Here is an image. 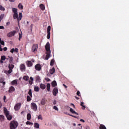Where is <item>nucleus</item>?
Instances as JSON below:
<instances>
[{"instance_id": "nucleus-1", "label": "nucleus", "mask_w": 129, "mask_h": 129, "mask_svg": "<svg viewBox=\"0 0 129 129\" xmlns=\"http://www.w3.org/2000/svg\"><path fill=\"white\" fill-rule=\"evenodd\" d=\"M13 18L15 20L17 19L18 24L20 23L21 20H22V18H23V14L22 13H19V15L18 13H14Z\"/></svg>"}, {"instance_id": "nucleus-2", "label": "nucleus", "mask_w": 129, "mask_h": 129, "mask_svg": "<svg viewBox=\"0 0 129 129\" xmlns=\"http://www.w3.org/2000/svg\"><path fill=\"white\" fill-rule=\"evenodd\" d=\"M19 125V123L16 121H12L10 123V129H16Z\"/></svg>"}, {"instance_id": "nucleus-3", "label": "nucleus", "mask_w": 129, "mask_h": 129, "mask_svg": "<svg viewBox=\"0 0 129 129\" xmlns=\"http://www.w3.org/2000/svg\"><path fill=\"white\" fill-rule=\"evenodd\" d=\"M31 108L33 109L34 111H37L38 109V107L37 106V104L34 102L31 103Z\"/></svg>"}, {"instance_id": "nucleus-4", "label": "nucleus", "mask_w": 129, "mask_h": 129, "mask_svg": "<svg viewBox=\"0 0 129 129\" xmlns=\"http://www.w3.org/2000/svg\"><path fill=\"white\" fill-rule=\"evenodd\" d=\"M16 33H17L16 30L11 31L10 32L7 33V36L8 37V38H12V37H14V36L16 35Z\"/></svg>"}, {"instance_id": "nucleus-5", "label": "nucleus", "mask_w": 129, "mask_h": 129, "mask_svg": "<svg viewBox=\"0 0 129 129\" xmlns=\"http://www.w3.org/2000/svg\"><path fill=\"white\" fill-rule=\"evenodd\" d=\"M31 51L33 53H36V51H38V44H34L33 45Z\"/></svg>"}, {"instance_id": "nucleus-6", "label": "nucleus", "mask_w": 129, "mask_h": 129, "mask_svg": "<svg viewBox=\"0 0 129 129\" xmlns=\"http://www.w3.org/2000/svg\"><path fill=\"white\" fill-rule=\"evenodd\" d=\"M51 31V26H48L47 29V39H50V37L51 36V32H50Z\"/></svg>"}, {"instance_id": "nucleus-7", "label": "nucleus", "mask_w": 129, "mask_h": 129, "mask_svg": "<svg viewBox=\"0 0 129 129\" xmlns=\"http://www.w3.org/2000/svg\"><path fill=\"white\" fill-rule=\"evenodd\" d=\"M22 105V103H18L16 104L14 107V109L16 111H18L21 108V106Z\"/></svg>"}, {"instance_id": "nucleus-8", "label": "nucleus", "mask_w": 129, "mask_h": 129, "mask_svg": "<svg viewBox=\"0 0 129 129\" xmlns=\"http://www.w3.org/2000/svg\"><path fill=\"white\" fill-rule=\"evenodd\" d=\"M15 90L16 89H15V87L13 86H11L9 87V89L8 92H9V93H13V92H14V91H15Z\"/></svg>"}, {"instance_id": "nucleus-9", "label": "nucleus", "mask_w": 129, "mask_h": 129, "mask_svg": "<svg viewBox=\"0 0 129 129\" xmlns=\"http://www.w3.org/2000/svg\"><path fill=\"white\" fill-rule=\"evenodd\" d=\"M45 49L46 52H51L50 50V43L48 42L45 45Z\"/></svg>"}, {"instance_id": "nucleus-10", "label": "nucleus", "mask_w": 129, "mask_h": 129, "mask_svg": "<svg viewBox=\"0 0 129 129\" xmlns=\"http://www.w3.org/2000/svg\"><path fill=\"white\" fill-rule=\"evenodd\" d=\"M35 69L37 70V71H41V69H42V67L41 64L38 63L35 65Z\"/></svg>"}, {"instance_id": "nucleus-11", "label": "nucleus", "mask_w": 129, "mask_h": 129, "mask_svg": "<svg viewBox=\"0 0 129 129\" xmlns=\"http://www.w3.org/2000/svg\"><path fill=\"white\" fill-rule=\"evenodd\" d=\"M52 93L54 95V96H56L57 94H58V88L57 87H55L53 91H52Z\"/></svg>"}, {"instance_id": "nucleus-12", "label": "nucleus", "mask_w": 129, "mask_h": 129, "mask_svg": "<svg viewBox=\"0 0 129 129\" xmlns=\"http://www.w3.org/2000/svg\"><path fill=\"white\" fill-rule=\"evenodd\" d=\"M4 113L6 116L10 114V111H9V110H8V109H7V108L6 107L4 108Z\"/></svg>"}, {"instance_id": "nucleus-13", "label": "nucleus", "mask_w": 129, "mask_h": 129, "mask_svg": "<svg viewBox=\"0 0 129 129\" xmlns=\"http://www.w3.org/2000/svg\"><path fill=\"white\" fill-rule=\"evenodd\" d=\"M46 102H47V100H46V98H43L40 100V104L41 105H45L46 104Z\"/></svg>"}, {"instance_id": "nucleus-14", "label": "nucleus", "mask_w": 129, "mask_h": 129, "mask_svg": "<svg viewBox=\"0 0 129 129\" xmlns=\"http://www.w3.org/2000/svg\"><path fill=\"white\" fill-rule=\"evenodd\" d=\"M20 68L22 72L26 71V66H25V64H21Z\"/></svg>"}, {"instance_id": "nucleus-15", "label": "nucleus", "mask_w": 129, "mask_h": 129, "mask_svg": "<svg viewBox=\"0 0 129 129\" xmlns=\"http://www.w3.org/2000/svg\"><path fill=\"white\" fill-rule=\"evenodd\" d=\"M46 54L45 60H48L49 58H50V54H51V51H47Z\"/></svg>"}, {"instance_id": "nucleus-16", "label": "nucleus", "mask_w": 129, "mask_h": 129, "mask_svg": "<svg viewBox=\"0 0 129 129\" xmlns=\"http://www.w3.org/2000/svg\"><path fill=\"white\" fill-rule=\"evenodd\" d=\"M35 80L36 82H41V78L38 76H37L35 78Z\"/></svg>"}, {"instance_id": "nucleus-17", "label": "nucleus", "mask_w": 129, "mask_h": 129, "mask_svg": "<svg viewBox=\"0 0 129 129\" xmlns=\"http://www.w3.org/2000/svg\"><path fill=\"white\" fill-rule=\"evenodd\" d=\"M27 66L28 67H32L33 66V62L31 60L27 61Z\"/></svg>"}, {"instance_id": "nucleus-18", "label": "nucleus", "mask_w": 129, "mask_h": 129, "mask_svg": "<svg viewBox=\"0 0 129 129\" xmlns=\"http://www.w3.org/2000/svg\"><path fill=\"white\" fill-rule=\"evenodd\" d=\"M70 112H71L72 113H74L75 114H77V115H78V114H79L78 113L76 112V111H75V110H74V109L72 108H71L70 109Z\"/></svg>"}, {"instance_id": "nucleus-19", "label": "nucleus", "mask_w": 129, "mask_h": 129, "mask_svg": "<svg viewBox=\"0 0 129 129\" xmlns=\"http://www.w3.org/2000/svg\"><path fill=\"white\" fill-rule=\"evenodd\" d=\"M11 85H18V81L17 80H13L11 82Z\"/></svg>"}, {"instance_id": "nucleus-20", "label": "nucleus", "mask_w": 129, "mask_h": 129, "mask_svg": "<svg viewBox=\"0 0 129 129\" xmlns=\"http://www.w3.org/2000/svg\"><path fill=\"white\" fill-rule=\"evenodd\" d=\"M0 83H2V84H3V87L4 86V85H6V82L5 81V79H4V78L0 79Z\"/></svg>"}, {"instance_id": "nucleus-21", "label": "nucleus", "mask_w": 129, "mask_h": 129, "mask_svg": "<svg viewBox=\"0 0 129 129\" xmlns=\"http://www.w3.org/2000/svg\"><path fill=\"white\" fill-rule=\"evenodd\" d=\"M51 85L52 87H56L57 86V82L56 81H53L51 83Z\"/></svg>"}, {"instance_id": "nucleus-22", "label": "nucleus", "mask_w": 129, "mask_h": 129, "mask_svg": "<svg viewBox=\"0 0 129 129\" xmlns=\"http://www.w3.org/2000/svg\"><path fill=\"white\" fill-rule=\"evenodd\" d=\"M14 67H15V65L11 63L9 64V66H8L9 69H11V70H13V69H14Z\"/></svg>"}, {"instance_id": "nucleus-23", "label": "nucleus", "mask_w": 129, "mask_h": 129, "mask_svg": "<svg viewBox=\"0 0 129 129\" xmlns=\"http://www.w3.org/2000/svg\"><path fill=\"white\" fill-rule=\"evenodd\" d=\"M40 88L42 90L45 89L46 85H45V84H41L40 85Z\"/></svg>"}, {"instance_id": "nucleus-24", "label": "nucleus", "mask_w": 129, "mask_h": 129, "mask_svg": "<svg viewBox=\"0 0 129 129\" xmlns=\"http://www.w3.org/2000/svg\"><path fill=\"white\" fill-rule=\"evenodd\" d=\"M39 8L42 11H45V5H44V4H40Z\"/></svg>"}, {"instance_id": "nucleus-25", "label": "nucleus", "mask_w": 129, "mask_h": 129, "mask_svg": "<svg viewBox=\"0 0 129 129\" xmlns=\"http://www.w3.org/2000/svg\"><path fill=\"white\" fill-rule=\"evenodd\" d=\"M6 117L8 120H11L13 118V116L9 114V115L6 116Z\"/></svg>"}, {"instance_id": "nucleus-26", "label": "nucleus", "mask_w": 129, "mask_h": 129, "mask_svg": "<svg viewBox=\"0 0 129 129\" xmlns=\"http://www.w3.org/2000/svg\"><path fill=\"white\" fill-rule=\"evenodd\" d=\"M34 126L35 128H40V124L37 122L34 123Z\"/></svg>"}, {"instance_id": "nucleus-27", "label": "nucleus", "mask_w": 129, "mask_h": 129, "mask_svg": "<svg viewBox=\"0 0 129 129\" xmlns=\"http://www.w3.org/2000/svg\"><path fill=\"white\" fill-rule=\"evenodd\" d=\"M49 73L50 74H54L55 73V68H52V69L50 70Z\"/></svg>"}, {"instance_id": "nucleus-28", "label": "nucleus", "mask_w": 129, "mask_h": 129, "mask_svg": "<svg viewBox=\"0 0 129 129\" xmlns=\"http://www.w3.org/2000/svg\"><path fill=\"white\" fill-rule=\"evenodd\" d=\"M50 87H51V84H50V83H48L46 85V89L47 91H50Z\"/></svg>"}, {"instance_id": "nucleus-29", "label": "nucleus", "mask_w": 129, "mask_h": 129, "mask_svg": "<svg viewBox=\"0 0 129 129\" xmlns=\"http://www.w3.org/2000/svg\"><path fill=\"white\" fill-rule=\"evenodd\" d=\"M39 90H40V89L39 88V87L34 86V91H36V92H39Z\"/></svg>"}, {"instance_id": "nucleus-30", "label": "nucleus", "mask_w": 129, "mask_h": 129, "mask_svg": "<svg viewBox=\"0 0 129 129\" xmlns=\"http://www.w3.org/2000/svg\"><path fill=\"white\" fill-rule=\"evenodd\" d=\"M12 11H13V13H14V14H17V13H18V9L13 8Z\"/></svg>"}, {"instance_id": "nucleus-31", "label": "nucleus", "mask_w": 129, "mask_h": 129, "mask_svg": "<svg viewBox=\"0 0 129 129\" xmlns=\"http://www.w3.org/2000/svg\"><path fill=\"white\" fill-rule=\"evenodd\" d=\"M0 120L1 121H4V120H5V116L0 115Z\"/></svg>"}, {"instance_id": "nucleus-32", "label": "nucleus", "mask_w": 129, "mask_h": 129, "mask_svg": "<svg viewBox=\"0 0 129 129\" xmlns=\"http://www.w3.org/2000/svg\"><path fill=\"white\" fill-rule=\"evenodd\" d=\"M100 129H106V127H105V126L102 124L100 125V127H99Z\"/></svg>"}, {"instance_id": "nucleus-33", "label": "nucleus", "mask_w": 129, "mask_h": 129, "mask_svg": "<svg viewBox=\"0 0 129 129\" xmlns=\"http://www.w3.org/2000/svg\"><path fill=\"white\" fill-rule=\"evenodd\" d=\"M29 76H24L23 77V79L24 80H25V81H28V80H29Z\"/></svg>"}, {"instance_id": "nucleus-34", "label": "nucleus", "mask_w": 129, "mask_h": 129, "mask_svg": "<svg viewBox=\"0 0 129 129\" xmlns=\"http://www.w3.org/2000/svg\"><path fill=\"white\" fill-rule=\"evenodd\" d=\"M18 8L19 9H20V10H23V9H24V7L23 6V5H22V4L20 3L18 5Z\"/></svg>"}, {"instance_id": "nucleus-35", "label": "nucleus", "mask_w": 129, "mask_h": 129, "mask_svg": "<svg viewBox=\"0 0 129 129\" xmlns=\"http://www.w3.org/2000/svg\"><path fill=\"white\" fill-rule=\"evenodd\" d=\"M12 72H13V70L9 69V70L8 71H6L5 72V73H6V74H11V73H12Z\"/></svg>"}, {"instance_id": "nucleus-36", "label": "nucleus", "mask_w": 129, "mask_h": 129, "mask_svg": "<svg viewBox=\"0 0 129 129\" xmlns=\"http://www.w3.org/2000/svg\"><path fill=\"white\" fill-rule=\"evenodd\" d=\"M28 94L31 97H33V95L32 94V89H29Z\"/></svg>"}, {"instance_id": "nucleus-37", "label": "nucleus", "mask_w": 129, "mask_h": 129, "mask_svg": "<svg viewBox=\"0 0 129 129\" xmlns=\"http://www.w3.org/2000/svg\"><path fill=\"white\" fill-rule=\"evenodd\" d=\"M81 106H82V109H84L86 108V107H85V106L84 105V103L83 102H81Z\"/></svg>"}, {"instance_id": "nucleus-38", "label": "nucleus", "mask_w": 129, "mask_h": 129, "mask_svg": "<svg viewBox=\"0 0 129 129\" xmlns=\"http://www.w3.org/2000/svg\"><path fill=\"white\" fill-rule=\"evenodd\" d=\"M54 62H55V60H54V59H51L50 63V66H53L54 65Z\"/></svg>"}, {"instance_id": "nucleus-39", "label": "nucleus", "mask_w": 129, "mask_h": 129, "mask_svg": "<svg viewBox=\"0 0 129 129\" xmlns=\"http://www.w3.org/2000/svg\"><path fill=\"white\" fill-rule=\"evenodd\" d=\"M31 114L30 113L27 114V118L28 120H30V119H31Z\"/></svg>"}, {"instance_id": "nucleus-40", "label": "nucleus", "mask_w": 129, "mask_h": 129, "mask_svg": "<svg viewBox=\"0 0 129 129\" xmlns=\"http://www.w3.org/2000/svg\"><path fill=\"white\" fill-rule=\"evenodd\" d=\"M32 100V98L30 96H27V101L29 102V101H31Z\"/></svg>"}, {"instance_id": "nucleus-41", "label": "nucleus", "mask_w": 129, "mask_h": 129, "mask_svg": "<svg viewBox=\"0 0 129 129\" xmlns=\"http://www.w3.org/2000/svg\"><path fill=\"white\" fill-rule=\"evenodd\" d=\"M9 61L10 63H12V62H13V61H14V58H13L12 56L10 57V56H9Z\"/></svg>"}, {"instance_id": "nucleus-42", "label": "nucleus", "mask_w": 129, "mask_h": 129, "mask_svg": "<svg viewBox=\"0 0 129 129\" xmlns=\"http://www.w3.org/2000/svg\"><path fill=\"white\" fill-rule=\"evenodd\" d=\"M0 11H6V9L3 6L0 5Z\"/></svg>"}, {"instance_id": "nucleus-43", "label": "nucleus", "mask_w": 129, "mask_h": 129, "mask_svg": "<svg viewBox=\"0 0 129 129\" xmlns=\"http://www.w3.org/2000/svg\"><path fill=\"white\" fill-rule=\"evenodd\" d=\"M5 17V15L4 14H1L0 15V20H3V19H4V18Z\"/></svg>"}, {"instance_id": "nucleus-44", "label": "nucleus", "mask_w": 129, "mask_h": 129, "mask_svg": "<svg viewBox=\"0 0 129 129\" xmlns=\"http://www.w3.org/2000/svg\"><path fill=\"white\" fill-rule=\"evenodd\" d=\"M1 60H3V61H5V60H6V56H5V55L2 56Z\"/></svg>"}, {"instance_id": "nucleus-45", "label": "nucleus", "mask_w": 129, "mask_h": 129, "mask_svg": "<svg viewBox=\"0 0 129 129\" xmlns=\"http://www.w3.org/2000/svg\"><path fill=\"white\" fill-rule=\"evenodd\" d=\"M26 124H29V125H31V124H34V123H33L32 122H30V121H27V122H26Z\"/></svg>"}, {"instance_id": "nucleus-46", "label": "nucleus", "mask_w": 129, "mask_h": 129, "mask_svg": "<svg viewBox=\"0 0 129 129\" xmlns=\"http://www.w3.org/2000/svg\"><path fill=\"white\" fill-rule=\"evenodd\" d=\"M53 109H55V110H57V111H58V110H59V109H58V107H57V106H53Z\"/></svg>"}, {"instance_id": "nucleus-47", "label": "nucleus", "mask_w": 129, "mask_h": 129, "mask_svg": "<svg viewBox=\"0 0 129 129\" xmlns=\"http://www.w3.org/2000/svg\"><path fill=\"white\" fill-rule=\"evenodd\" d=\"M38 119H43V118H42V115H39V116H38Z\"/></svg>"}, {"instance_id": "nucleus-48", "label": "nucleus", "mask_w": 129, "mask_h": 129, "mask_svg": "<svg viewBox=\"0 0 129 129\" xmlns=\"http://www.w3.org/2000/svg\"><path fill=\"white\" fill-rule=\"evenodd\" d=\"M69 115H70V116H72V117H74V118H77V116H76L71 115V114H69Z\"/></svg>"}, {"instance_id": "nucleus-49", "label": "nucleus", "mask_w": 129, "mask_h": 129, "mask_svg": "<svg viewBox=\"0 0 129 129\" xmlns=\"http://www.w3.org/2000/svg\"><path fill=\"white\" fill-rule=\"evenodd\" d=\"M21 39H22V35L21 34V33H19V41H21Z\"/></svg>"}, {"instance_id": "nucleus-50", "label": "nucleus", "mask_w": 129, "mask_h": 129, "mask_svg": "<svg viewBox=\"0 0 129 129\" xmlns=\"http://www.w3.org/2000/svg\"><path fill=\"white\" fill-rule=\"evenodd\" d=\"M28 81H29V83L30 85H32V84H33V81H32L30 80H29Z\"/></svg>"}, {"instance_id": "nucleus-51", "label": "nucleus", "mask_w": 129, "mask_h": 129, "mask_svg": "<svg viewBox=\"0 0 129 129\" xmlns=\"http://www.w3.org/2000/svg\"><path fill=\"white\" fill-rule=\"evenodd\" d=\"M0 30H5V27L0 26Z\"/></svg>"}, {"instance_id": "nucleus-52", "label": "nucleus", "mask_w": 129, "mask_h": 129, "mask_svg": "<svg viewBox=\"0 0 129 129\" xmlns=\"http://www.w3.org/2000/svg\"><path fill=\"white\" fill-rule=\"evenodd\" d=\"M45 80L46 81H47V82H49V81H50V79H49V78H45Z\"/></svg>"}, {"instance_id": "nucleus-53", "label": "nucleus", "mask_w": 129, "mask_h": 129, "mask_svg": "<svg viewBox=\"0 0 129 129\" xmlns=\"http://www.w3.org/2000/svg\"><path fill=\"white\" fill-rule=\"evenodd\" d=\"M0 44H1V45H3V46H5V41H2V42H0Z\"/></svg>"}, {"instance_id": "nucleus-54", "label": "nucleus", "mask_w": 129, "mask_h": 129, "mask_svg": "<svg viewBox=\"0 0 129 129\" xmlns=\"http://www.w3.org/2000/svg\"><path fill=\"white\" fill-rule=\"evenodd\" d=\"M77 95H78V96H80V92L79 91H77Z\"/></svg>"}, {"instance_id": "nucleus-55", "label": "nucleus", "mask_w": 129, "mask_h": 129, "mask_svg": "<svg viewBox=\"0 0 129 129\" xmlns=\"http://www.w3.org/2000/svg\"><path fill=\"white\" fill-rule=\"evenodd\" d=\"M10 52H11V53H13L14 52H15V48H12V49L11 50Z\"/></svg>"}, {"instance_id": "nucleus-56", "label": "nucleus", "mask_w": 129, "mask_h": 129, "mask_svg": "<svg viewBox=\"0 0 129 129\" xmlns=\"http://www.w3.org/2000/svg\"><path fill=\"white\" fill-rule=\"evenodd\" d=\"M33 27H34V24H31L30 25L31 31H32V30H33Z\"/></svg>"}, {"instance_id": "nucleus-57", "label": "nucleus", "mask_w": 129, "mask_h": 129, "mask_svg": "<svg viewBox=\"0 0 129 129\" xmlns=\"http://www.w3.org/2000/svg\"><path fill=\"white\" fill-rule=\"evenodd\" d=\"M18 51H19V49H18V48H15L14 49V52H18Z\"/></svg>"}, {"instance_id": "nucleus-58", "label": "nucleus", "mask_w": 129, "mask_h": 129, "mask_svg": "<svg viewBox=\"0 0 129 129\" xmlns=\"http://www.w3.org/2000/svg\"><path fill=\"white\" fill-rule=\"evenodd\" d=\"M3 50H4V51H7V50H8V47H4L3 48Z\"/></svg>"}, {"instance_id": "nucleus-59", "label": "nucleus", "mask_w": 129, "mask_h": 129, "mask_svg": "<svg viewBox=\"0 0 129 129\" xmlns=\"http://www.w3.org/2000/svg\"><path fill=\"white\" fill-rule=\"evenodd\" d=\"M80 121H81L82 122H85V120H84V119H81Z\"/></svg>"}, {"instance_id": "nucleus-60", "label": "nucleus", "mask_w": 129, "mask_h": 129, "mask_svg": "<svg viewBox=\"0 0 129 129\" xmlns=\"http://www.w3.org/2000/svg\"><path fill=\"white\" fill-rule=\"evenodd\" d=\"M30 79L31 81H34V78L30 77Z\"/></svg>"}, {"instance_id": "nucleus-61", "label": "nucleus", "mask_w": 129, "mask_h": 129, "mask_svg": "<svg viewBox=\"0 0 129 129\" xmlns=\"http://www.w3.org/2000/svg\"><path fill=\"white\" fill-rule=\"evenodd\" d=\"M6 99H7V96H4V102H6Z\"/></svg>"}, {"instance_id": "nucleus-62", "label": "nucleus", "mask_w": 129, "mask_h": 129, "mask_svg": "<svg viewBox=\"0 0 129 129\" xmlns=\"http://www.w3.org/2000/svg\"><path fill=\"white\" fill-rule=\"evenodd\" d=\"M71 105H72V106H73V108H75V105H74V104L71 103Z\"/></svg>"}, {"instance_id": "nucleus-63", "label": "nucleus", "mask_w": 129, "mask_h": 129, "mask_svg": "<svg viewBox=\"0 0 129 129\" xmlns=\"http://www.w3.org/2000/svg\"><path fill=\"white\" fill-rule=\"evenodd\" d=\"M57 103V102L56 101V100H54V101H53V104H56V103Z\"/></svg>"}, {"instance_id": "nucleus-64", "label": "nucleus", "mask_w": 129, "mask_h": 129, "mask_svg": "<svg viewBox=\"0 0 129 129\" xmlns=\"http://www.w3.org/2000/svg\"><path fill=\"white\" fill-rule=\"evenodd\" d=\"M0 51H3V48H2V45H0Z\"/></svg>"}]
</instances>
